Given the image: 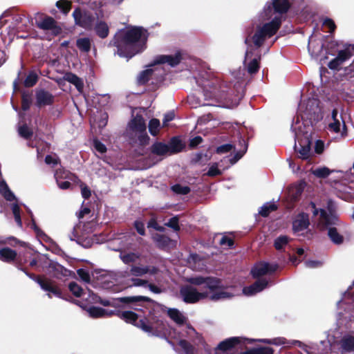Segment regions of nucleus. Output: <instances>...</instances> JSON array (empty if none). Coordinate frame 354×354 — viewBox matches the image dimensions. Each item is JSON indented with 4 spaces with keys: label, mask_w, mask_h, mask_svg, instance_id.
<instances>
[{
    "label": "nucleus",
    "mask_w": 354,
    "mask_h": 354,
    "mask_svg": "<svg viewBox=\"0 0 354 354\" xmlns=\"http://www.w3.org/2000/svg\"><path fill=\"white\" fill-rule=\"evenodd\" d=\"M290 6L289 0H272L266 3L259 15L263 24L257 26L251 38L256 48H259L267 39L276 34Z\"/></svg>",
    "instance_id": "f257e3e1"
},
{
    "label": "nucleus",
    "mask_w": 354,
    "mask_h": 354,
    "mask_svg": "<svg viewBox=\"0 0 354 354\" xmlns=\"http://www.w3.org/2000/svg\"><path fill=\"white\" fill-rule=\"evenodd\" d=\"M202 88L204 99L207 102H201L194 95L188 97L189 104L194 108L201 106H214L232 109L239 102L240 97H233L229 93V86L218 77L197 81Z\"/></svg>",
    "instance_id": "f03ea898"
},
{
    "label": "nucleus",
    "mask_w": 354,
    "mask_h": 354,
    "mask_svg": "<svg viewBox=\"0 0 354 354\" xmlns=\"http://www.w3.org/2000/svg\"><path fill=\"white\" fill-rule=\"evenodd\" d=\"M149 312L148 317L139 318L134 311H86L88 317L92 319L106 318L116 315L127 323L133 324L153 335L165 336L167 327L165 322L162 320L155 319L153 316L156 313L151 314L152 311ZM153 312L156 313V311Z\"/></svg>",
    "instance_id": "7ed1b4c3"
},
{
    "label": "nucleus",
    "mask_w": 354,
    "mask_h": 354,
    "mask_svg": "<svg viewBox=\"0 0 354 354\" xmlns=\"http://www.w3.org/2000/svg\"><path fill=\"white\" fill-rule=\"evenodd\" d=\"M147 32L140 27H135L118 32L111 44L117 47V54L127 59L146 48Z\"/></svg>",
    "instance_id": "20e7f679"
},
{
    "label": "nucleus",
    "mask_w": 354,
    "mask_h": 354,
    "mask_svg": "<svg viewBox=\"0 0 354 354\" xmlns=\"http://www.w3.org/2000/svg\"><path fill=\"white\" fill-rule=\"evenodd\" d=\"M187 281L195 286L204 285L209 292L207 299L212 301H220L229 299L235 295V292L228 289L221 288V281L215 277L196 276L187 278Z\"/></svg>",
    "instance_id": "39448f33"
},
{
    "label": "nucleus",
    "mask_w": 354,
    "mask_h": 354,
    "mask_svg": "<svg viewBox=\"0 0 354 354\" xmlns=\"http://www.w3.org/2000/svg\"><path fill=\"white\" fill-rule=\"evenodd\" d=\"M181 60V55L179 53H176L174 55H159L157 56L153 64L149 66V68L141 72L138 77V82L139 84H143L146 83L149 77L156 71L162 70V64H168V65L174 67L178 65Z\"/></svg>",
    "instance_id": "423d86ee"
},
{
    "label": "nucleus",
    "mask_w": 354,
    "mask_h": 354,
    "mask_svg": "<svg viewBox=\"0 0 354 354\" xmlns=\"http://www.w3.org/2000/svg\"><path fill=\"white\" fill-rule=\"evenodd\" d=\"M339 222L336 215L333 214H327L325 210H320L318 226L321 230L328 229V236L336 244H340L343 242V236L339 234L335 227H333V225H338Z\"/></svg>",
    "instance_id": "0eeeda50"
},
{
    "label": "nucleus",
    "mask_w": 354,
    "mask_h": 354,
    "mask_svg": "<svg viewBox=\"0 0 354 354\" xmlns=\"http://www.w3.org/2000/svg\"><path fill=\"white\" fill-rule=\"evenodd\" d=\"M116 241L120 246L115 250L120 252V259L124 264L133 263L140 259L141 254L139 252L129 250L133 241L131 236L124 235Z\"/></svg>",
    "instance_id": "6e6552de"
},
{
    "label": "nucleus",
    "mask_w": 354,
    "mask_h": 354,
    "mask_svg": "<svg viewBox=\"0 0 354 354\" xmlns=\"http://www.w3.org/2000/svg\"><path fill=\"white\" fill-rule=\"evenodd\" d=\"M248 339L232 337L221 341L214 348V354H236L245 345Z\"/></svg>",
    "instance_id": "1a4fd4ad"
},
{
    "label": "nucleus",
    "mask_w": 354,
    "mask_h": 354,
    "mask_svg": "<svg viewBox=\"0 0 354 354\" xmlns=\"http://www.w3.org/2000/svg\"><path fill=\"white\" fill-rule=\"evenodd\" d=\"M201 288L200 291L189 285L183 286L180 290L183 300L186 303L194 304L207 299L209 292L207 290V288H205L204 285H201Z\"/></svg>",
    "instance_id": "9d476101"
},
{
    "label": "nucleus",
    "mask_w": 354,
    "mask_h": 354,
    "mask_svg": "<svg viewBox=\"0 0 354 354\" xmlns=\"http://www.w3.org/2000/svg\"><path fill=\"white\" fill-rule=\"evenodd\" d=\"M0 194L8 201H16V203L12 204L11 209L16 223L21 227L22 225V222L20 216V207L17 203V200L13 192L10 189L6 181L3 180L0 181Z\"/></svg>",
    "instance_id": "9b49d317"
},
{
    "label": "nucleus",
    "mask_w": 354,
    "mask_h": 354,
    "mask_svg": "<svg viewBox=\"0 0 354 354\" xmlns=\"http://www.w3.org/2000/svg\"><path fill=\"white\" fill-rule=\"evenodd\" d=\"M91 299L94 304H99L103 306H111V307H115V306H118L119 304V303L129 304V303H134V302L147 299V298L145 297L133 296V297H120V298L110 300V299H102L95 295H92Z\"/></svg>",
    "instance_id": "f8f14e48"
},
{
    "label": "nucleus",
    "mask_w": 354,
    "mask_h": 354,
    "mask_svg": "<svg viewBox=\"0 0 354 354\" xmlns=\"http://www.w3.org/2000/svg\"><path fill=\"white\" fill-rule=\"evenodd\" d=\"M129 128L133 133H135L142 144L146 143L149 140V136L146 133L145 121L141 115L134 117L129 122Z\"/></svg>",
    "instance_id": "ddd939ff"
},
{
    "label": "nucleus",
    "mask_w": 354,
    "mask_h": 354,
    "mask_svg": "<svg viewBox=\"0 0 354 354\" xmlns=\"http://www.w3.org/2000/svg\"><path fill=\"white\" fill-rule=\"evenodd\" d=\"M26 274L31 279L35 280L41 287V288L47 292V295L49 297H61V291L59 288L57 286V285L51 280H49L46 278H39V277H35L32 274H29L26 272Z\"/></svg>",
    "instance_id": "4468645a"
},
{
    "label": "nucleus",
    "mask_w": 354,
    "mask_h": 354,
    "mask_svg": "<svg viewBox=\"0 0 354 354\" xmlns=\"http://www.w3.org/2000/svg\"><path fill=\"white\" fill-rule=\"evenodd\" d=\"M310 225L308 214L304 212L299 213L292 220V230L297 235L304 234Z\"/></svg>",
    "instance_id": "2eb2a0df"
},
{
    "label": "nucleus",
    "mask_w": 354,
    "mask_h": 354,
    "mask_svg": "<svg viewBox=\"0 0 354 354\" xmlns=\"http://www.w3.org/2000/svg\"><path fill=\"white\" fill-rule=\"evenodd\" d=\"M38 27L46 32L48 39H51L54 36L61 32V28L57 25L56 21L51 17H46L38 23Z\"/></svg>",
    "instance_id": "dca6fc26"
},
{
    "label": "nucleus",
    "mask_w": 354,
    "mask_h": 354,
    "mask_svg": "<svg viewBox=\"0 0 354 354\" xmlns=\"http://www.w3.org/2000/svg\"><path fill=\"white\" fill-rule=\"evenodd\" d=\"M259 59L260 56L258 54L254 55L252 48L246 50L243 64L249 73L252 74L258 71Z\"/></svg>",
    "instance_id": "f3484780"
},
{
    "label": "nucleus",
    "mask_w": 354,
    "mask_h": 354,
    "mask_svg": "<svg viewBox=\"0 0 354 354\" xmlns=\"http://www.w3.org/2000/svg\"><path fill=\"white\" fill-rule=\"evenodd\" d=\"M278 268L276 263H269L267 262H260L257 263L252 269L251 272L254 277L257 278L261 276L271 274L275 272Z\"/></svg>",
    "instance_id": "a211bd4d"
},
{
    "label": "nucleus",
    "mask_w": 354,
    "mask_h": 354,
    "mask_svg": "<svg viewBox=\"0 0 354 354\" xmlns=\"http://www.w3.org/2000/svg\"><path fill=\"white\" fill-rule=\"evenodd\" d=\"M345 127L346 126L342 116L338 114L336 109H333L328 122V129L335 133H339L341 132V128L344 130Z\"/></svg>",
    "instance_id": "6ab92c4d"
},
{
    "label": "nucleus",
    "mask_w": 354,
    "mask_h": 354,
    "mask_svg": "<svg viewBox=\"0 0 354 354\" xmlns=\"http://www.w3.org/2000/svg\"><path fill=\"white\" fill-rule=\"evenodd\" d=\"M73 16L76 24L86 29L91 28L93 17L91 15L82 13L80 8H77L73 11Z\"/></svg>",
    "instance_id": "aec40b11"
},
{
    "label": "nucleus",
    "mask_w": 354,
    "mask_h": 354,
    "mask_svg": "<svg viewBox=\"0 0 354 354\" xmlns=\"http://www.w3.org/2000/svg\"><path fill=\"white\" fill-rule=\"evenodd\" d=\"M351 57V53L348 49L338 51L337 56L329 62L328 66L333 70H337L346 60Z\"/></svg>",
    "instance_id": "412c9836"
},
{
    "label": "nucleus",
    "mask_w": 354,
    "mask_h": 354,
    "mask_svg": "<svg viewBox=\"0 0 354 354\" xmlns=\"http://www.w3.org/2000/svg\"><path fill=\"white\" fill-rule=\"evenodd\" d=\"M269 282L266 279H260L251 286L243 288V293L247 296L254 295L265 289L268 286Z\"/></svg>",
    "instance_id": "4be33fe9"
},
{
    "label": "nucleus",
    "mask_w": 354,
    "mask_h": 354,
    "mask_svg": "<svg viewBox=\"0 0 354 354\" xmlns=\"http://www.w3.org/2000/svg\"><path fill=\"white\" fill-rule=\"evenodd\" d=\"M304 105L302 104H299V115L302 120L305 119H311L312 115L316 113L318 110L317 102L315 100H310L308 102L306 110L304 111L303 113Z\"/></svg>",
    "instance_id": "5701e85b"
},
{
    "label": "nucleus",
    "mask_w": 354,
    "mask_h": 354,
    "mask_svg": "<svg viewBox=\"0 0 354 354\" xmlns=\"http://www.w3.org/2000/svg\"><path fill=\"white\" fill-rule=\"evenodd\" d=\"M158 269L155 266H133L131 268V274L136 277H141L146 274H155Z\"/></svg>",
    "instance_id": "b1692460"
},
{
    "label": "nucleus",
    "mask_w": 354,
    "mask_h": 354,
    "mask_svg": "<svg viewBox=\"0 0 354 354\" xmlns=\"http://www.w3.org/2000/svg\"><path fill=\"white\" fill-rule=\"evenodd\" d=\"M177 152L179 149L171 148L167 145L162 142H156L151 147V151L153 153L163 156L167 154L169 151Z\"/></svg>",
    "instance_id": "393cba45"
},
{
    "label": "nucleus",
    "mask_w": 354,
    "mask_h": 354,
    "mask_svg": "<svg viewBox=\"0 0 354 354\" xmlns=\"http://www.w3.org/2000/svg\"><path fill=\"white\" fill-rule=\"evenodd\" d=\"M36 99L39 106L49 105L53 102V95L44 90H40L37 92Z\"/></svg>",
    "instance_id": "a878e982"
},
{
    "label": "nucleus",
    "mask_w": 354,
    "mask_h": 354,
    "mask_svg": "<svg viewBox=\"0 0 354 354\" xmlns=\"http://www.w3.org/2000/svg\"><path fill=\"white\" fill-rule=\"evenodd\" d=\"M339 308L344 310H351L354 308V298L349 291L343 295L342 299L337 303Z\"/></svg>",
    "instance_id": "bb28decb"
},
{
    "label": "nucleus",
    "mask_w": 354,
    "mask_h": 354,
    "mask_svg": "<svg viewBox=\"0 0 354 354\" xmlns=\"http://www.w3.org/2000/svg\"><path fill=\"white\" fill-rule=\"evenodd\" d=\"M339 344L344 352L354 351V337L350 335L343 336Z\"/></svg>",
    "instance_id": "cd10ccee"
},
{
    "label": "nucleus",
    "mask_w": 354,
    "mask_h": 354,
    "mask_svg": "<svg viewBox=\"0 0 354 354\" xmlns=\"http://www.w3.org/2000/svg\"><path fill=\"white\" fill-rule=\"evenodd\" d=\"M295 150L301 159L306 160L311 156L310 142L306 140L304 145L299 144V147L295 145Z\"/></svg>",
    "instance_id": "c85d7f7f"
},
{
    "label": "nucleus",
    "mask_w": 354,
    "mask_h": 354,
    "mask_svg": "<svg viewBox=\"0 0 354 354\" xmlns=\"http://www.w3.org/2000/svg\"><path fill=\"white\" fill-rule=\"evenodd\" d=\"M214 241L225 248H230L234 245L232 237L227 234H217L214 237Z\"/></svg>",
    "instance_id": "c756f323"
},
{
    "label": "nucleus",
    "mask_w": 354,
    "mask_h": 354,
    "mask_svg": "<svg viewBox=\"0 0 354 354\" xmlns=\"http://www.w3.org/2000/svg\"><path fill=\"white\" fill-rule=\"evenodd\" d=\"M55 178L56 182H59V180H70L72 181H75V180L76 179V176L73 174L64 169H57L55 173Z\"/></svg>",
    "instance_id": "7c9ffc66"
},
{
    "label": "nucleus",
    "mask_w": 354,
    "mask_h": 354,
    "mask_svg": "<svg viewBox=\"0 0 354 354\" xmlns=\"http://www.w3.org/2000/svg\"><path fill=\"white\" fill-rule=\"evenodd\" d=\"M2 241H0V244ZM17 256V253L15 250L9 248H4L0 249V259L6 262H10L13 261Z\"/></svg>",
    "instance_id": "2f4dec72"
},
{
    "label": "nucleus",
    "mask_w": 354,
    "mask_h": 354,
    "mask_svg": "<svg viewBox=\"0 0 354 354\" xmlns=\"http://www.w3.org/2000/svg\"><path fill=\"white\" fill-rule=\"evenodd\" d=\"M64 79L75 85L78 91L81 92L82 91L84 87L83 81L75 74L71 73H66L64 76Z\"/></svg>",
    "instance_id": "473e14b6"
},
{
    "label": "nucleus",
    "mask_w": 354,
    "mask_h": 354,
    "mask_svg": "<svg viewBox=\"0 0 354 354\" xmlns=\"http://www.w3.org/2000/svg\"><path fill=\"white\" fill-rule=\"evenodd\" d=\"M169 317L177 324L183 325L186 323L187 318L180 311H167Z\"/></svg>",
    "instance_id": "72a5a7b5"
},
{
    "label": "nucleus",
    "mask_w": 354,
    "mask_h": 354,
    "mask_svg": "<svg viewBox=\"0 0 354 354\" xmlns=\"http://www.w3.org/2000/svg\"><path fill=\"white\" fill-rule=\"evenodd\" d=\"M96 34L101 38H105L109 35V26L104 21H99L95 27Z\"/></svg>",
    "instance_id": "f704fd0d"
},
{
    "label": "nucleus",
    "mask_w": 354,
    "mask_h": 354,
    "mask_svg": "<svg viewBox=\"0 0 354 354\" xmlns=\"http://www.w3.org/2000/svg\"><path fill=\"white\" fill-rule=\"evenodd\" d=\"M247 354H274V349L268 346H259L246 351Z\"/></svg>",
    "instance_id": "c9c22d12"
},
{
    "label": "nucleus",
    "mask_w": 354,
    "mask_h": 354,
    "mask_svg": "<svg viewBox=\"0 0 354 354\" xmlns=\"http://www.w3.org/2000/svg\"><path fill=\"white\" fill-rule=\"evenodd\" d=\"M211 155L206 153H197L194 155V157L193 158V161L195 163L199 164L201 165H205L207 163V162L210 160Z\"/></svg>",
    "instance_id": "e433bc0d"
},
{
    "label": "nucleus",
    "mask_w": 354,
    "mask_h": 354,
    "mask_svg": "<svg viewBox=\"0 0 354 354\" xmlns=\"http://www.w3.org/2000/svg\"><path fill=\"white\" fill-rule=\"evenodd\" d=\"M277 206L274 203H266L259 209V213L262 216H267L268 214L274 210H276Z\"/></svg>",
    "instance_id": "4c0bfd02"
},
{
    "label": "nucleus",
    "mask_w": 354,
    "mask_h": 354,
    "mask_svg": "<svg viewBox=\"0 0 354 354\" xmlns=\"http://www.w3.org/2000/svg\"><path fill=\"white\" fill-rule=\"evenodd\" d=\"M153 239L159 247L165 248L169 246L172 243V241L167 236L160 234H156L153 236Z\"/></svg>",
    "instance_id": "58836bf2"
},
{
    "label": "nucleus",
    "mask_w": 354,
    "mask_h": 354,
    "mask_svg": "<svg viewBox=\"0 0 354 354\" xmlns=\"http://www.w3.org/2000/svg\"><path fill=\"white\" fill-rule=\"evenodd\" d=\"M160 127V120L156 118L151 119L149 122V133L153 136L158 134Z\"/></svg>",
    "instance_id": "ea45409f"
},
{
    "label": "nucleus",
    "mask_w": 354,
    "mask_h": 354,
    "mask_svg": "<svg viewBox=\"0 0 354 354\" xmlns=\"http://www.w3.org/2000/svg\"><path fill=\"white\" fill-rule=\"evenodd\" d=\"M179 346L183 350L185 354H195L194 346L186 339H180L178 342Z\"/></svg>",
    "instance_id": "a19ab883"
},
{
    "label": "nucleus",
    "mask_w": 354,
    "mask_h": 354,
    "mask_svg": "<svg viewBox=\"0 0 354 354\" xmlns=\"http://www.w3.org/2000/svg\"><path fill=\"white\" fill-rule=\"evenodd\" d=\"M289 241L290 238L288 236L282 235L274 240V245L277 250H279L283 249L288 243Z\"/></svg>",
    "instance_id": "79ce46f5"
},
{
    "label": "nucleus",
    "mask_w": 354,
    "mask_h": 354,
    "mask_svg": "<svg viewBox=\"0 0 354 354\" xmlns=\"http://www.w3.org/2000/svg\"><path fill=\"white\" fill-rule=\"evenodd\" d=\"M77 46L80 50L88 52L91 48V41L88 38H80L77 41Z\"/></svg>",
    "instance_id": "37998d69"
},
{
    "label": "nucleus",
    "mask_w": 354,
    "mask_h": 354,
    "mask_svg": "<svg viewBox=\"0 0 354 354\" xmlns=\"http://www.w3.org/2000/svg\"><path fill=\"white\" fill-rule=\"evenodd\" d=\"M331 173L330 170L326 167H319L312 171V174L318 178H326Z\"/></svg>",
    "instance_id": "c03bdc74"
},
{
    "label": "nucleus",
    "mask_w": 354,
    "mask_h": 354,
    "mask_svg": "<svg viewBox=\"0 0 354 354\" xmlns=\"http://www.w3.org/2000/svg\"><path fill=\"white\" fill-rule=\"evenodd\" d=\"M259 341L264 344L277 346L286 344V339L283 337H277L274 339H261Z\"/></svg>",
    "instance_id": "a18cd8bd"
},
{
    "label": "nucleus",
    "mask_w": 354,
    "mask_h": 354,
    "mask_svg": "<svg viewBox=\"0 0 354 354\" xmlns=\"http://www.w3.org/2000/svg\"><path fill=\"white\" fill-rule=\"evenodd\" d=\"M68 288L70 291L76 297H81L83 289L76 282H71L68 284Z\"/></svg>",
    "instance_id": "49530a36"
},
{
    "label": "nucleus",
    "mask_w": 354,
    "mask_h": 354,
    "mask_svg": "<svg viewBox=\"0 0 354 354\" xmlns=\"http://www.w3.org/2000/svg\"><path fill=\"white\" fill-rule=\"evenodd\" d=\"M291 129L292 131L295 132L296 138H299L301 134L307 133V131L302 129L299 118H297L296 122L294 121V123L291 126Z\"/></svg>",
    "instance_id": "de8ad7c7"
},
{
    "label": "nucleus",
    "mask_w": 354,
    "mask_h": 354,
    "mask_svg": "<svg viewBox=\"0 0 354 354\" xmlns=\"http://www.w3.org/2000/svg\"><path fill=\"white\" fill-rule=\"evenodd\" d=\"M37 78H38V77L36 73H29L24 81L25 86L31 87V86H34L37 82Z\"/></svg>",
    "instance_id": "09e8293b"
},
{
    "label": "nucleus",
    "mask_w": 354,
    "mask_h": 354,
    "mask_svg": "<svg viewBox=\"0 0 354 354\" xmlns=\"http://www.w3.org/2000/svg\"><path fill=\"white\" fill-rule=\"evenodd\" d=\"M77 273L81 280L86 283H89L91 282V275L88 270L80 268L77 270Z\"/></svg>",
    "instance_id": "8fccbe9b"
},
{
    "label": "nucleus",
    "mask_w": 354,
    "mask_h": 354,
    "mask_svg": "<svg viewBox=\"0 0 354 354\" xmlns=\"http://www.w3.org/2000/svg\"><path fill=\"white\" fill-rule=\"evenodd\" d=\"M57 7L64 14H67L71 10V3L65 0H59L56 3Z\"/></svg>",
    "instance_id": "3c124183"
},
{
    "label": "nucleus",
    "mask_w": 354,
    "mask_h": 354,
    "mask_svg": "<svg viewBox=\"0 0 354 354\" xmlns=\"http://www.w3.org/2000/svg\"><path fill=\"white\" fill-rule=\"evenodd\" d=\"M171 189L178 194H187L190 192V189L187 186L176 184L172 186Z\"/></svg>",
    "instance_id": "603ef678"
},
{
    "label": "nucleus",
    "mask_w": 354,
    "mask_h": 354,
    "mask_svg": "<svg viewBox=\"0 0 354 354\" xmlns=\"http://www.w3.org/2000/svg\"><path fill=\"white\" fill-rule=\"evenodd\" d=\"M18 131L19 135L26 139L29 138L32 135V132L26 125L20 127L18 129Z\"/></svg>",
    "instance_id": "864d4df0"
},
{
    "label": "nucleus",
    "mask_w": 354,
    "mask_h": 354,
    "mask_svg": "<svg viewBox=\"0 0 354 354\" xmlns=\"http://www.w3.org/2000/svg\"><path fill=\"white\" fill-rule=\"evenodd\" d=\"M206 174L212 177L221 174V171L218 169V163L212 165Z\"/></svg>",
    "instance_id": "5fc2aeb1"
},
{
    "label": "nucleus",
    "mask_w": 354,
    "mask_h": 354,
    "mask_svg": "<svg viewBox=\"0 0 354 354\" xmlns=\"http://www.w3.org/2000/svg\"><path fill=\"white\" fill-rule=\"evenodd\" d=\"M242 142L244 144V148H243V150L239 151V152H237L234 155V156L230 160V161L232 165L236 163L239 159H241V158L243 156V154L245 153V151L247 150V145H246L245 140H243Z\"/></svg>",
    "instance_id": "6e6d98bb"
},
{
    "label": "nucleus",
    "mask_w": 354,
    "mask_h": 354,
    "mask_svg": "<svg viewBox=\"0 0 354 354\" xmlns=\"http://www.w3.org/2000/svg\"><path fill=\"white\" fill-rule=\"evenodd\" d=\"M93 147L95 150L100 154H103L106 151V146L97 140L93 141Z\"/></svg>",
    "instance_id": "4d7b16f0"
},
{
    "label": "nucleus",
    "mask_w": 354,
    "mask_h": 354,
    "mask_svg": "<svg viewBox=\"0 0 354 354\" xmlns=\"http://www.w3.org/2000/svg\"><path fill=\"white\" fill-rule=\"evenodd\" d=\"M166 225L173 228L175 231H178L180 229L178 225V218L176 216L170 218Z\"/></svg>",
    "instance_id": "13d9d810"
},
{
    "label": "nucleus",
    "mask_w": 354,
    "mask_h": 354,
    "mask_svg": "<svg viewBox=\"0 0 354 354\" xmlns=\"http://www.w3.org/2000/svg\"><path fill=\"white\" fill-rule=\"evenodd\" d=\"M343 178L348 182H354V162L352 168L344 174Z\"/></svg>",
    "instance_id": "bf43d9fd"
},
{
    "label": "nucleus",
    "mask_w": 354,
    "mask_h": 354,
    "mask_svg": "<svg viewBox=\"0 0 354 354\" xmlns=\"http://www.w3.org/2000/svg\"><path fill=\"white\" fill-rule=\"evenodd\" d=\"M305 266L309 268H319L322 266V262L316 260H309L305 262Z\"/></svg>",
    "instance_id": "052dcab7"
},
{
    "label": "nucleus",
    "mask_w": 354,
    "mask_h": 354,
    "mask_svg": "<svg viewBox=\"0 0 354 354\" xmlns=\"http://www.w3.org/2000/svg\"><path fill=\"white\" fill-rule=\"evenodd\" d=\"M323 25L329 28L330 32H333L336 27L334 21L332 19H328V18H326L324 20Z\"/></svg>",
    "instance_id": "680f3d73"
},
{
    "label": "nucleus",
    "mask_w": 354,
    "mask_h": 354,
    "mask_svg": "<svg viewBox=\"0 0 354 354\" xmlns=\"http://www.w3.org/2000/svg\"><path fill=\"white\" fill-rule=\"evenodd\" d=\"M233 146L231 144H225L218 147L216 149V151L218 153H223L230 151L232 149Z\"/></svg>",
    "instance_id": "e2e57ef3"
},
{
    "label": "nucleus",
    "mask_w": 354,
    "mask_h": 354,
    "mask_svg": "<svg viewBox=\"0 0 354 354\" xmlns=\"http://www.w3.org/2000/svg\"><path fill=\"white\" fill-rule=\"evenodd\" d=\"M30 97L27 95L24 94L22 96V109L26 111L28 110L30 105Z\"/></svg>",
    "instance_id": "0e129e2a"
},
{
    "label": "nucleus",
    "mask_w": 354,
    "mask_h": 354,
    "mask_svg": "<svg viewBox=\"0 0 354 354\" xmlns=\"http://www.w3.org/2000/svg\"><path fill=\"white\" fill-rule=\"evenodd\" d=\"M345 73L350 77H354V59L351 63L345 68Z\"/></svg>",
    "instance_id": "69168bd1"
},
{
    "label": "nucleus",
    "mask_w": 354,
    "mask_h": 354,
    "mask_svg": "<svg viewBox=\"0 0 354 354\" xmlns=\"http://www.w3.org/2000/svg\"><path fill=\"white\" fill-rule=\"evenodd\" d=\"M80 187H81V193H82V196L85 199L88 198L90 197V196H91V190H90V189L86 185H85L84 184H82L80 185Z\"/></svg>",
    "instance_id": "338daca9"
},
{
    "label": "nucleus",
    "mask_w": 354,
    "mask_h": 354,
    "mask_svg": "<svg viewBox=\"0 0 354 354\" xmlns=\"http://www.w3.org/2000/svg\"><path fill=\"white\" fill-rule=\"evenodd\" d=\"M290 195L294 198L296 199L301 193V188L300 187H292L291 190H290Z\"/></svg>",
    "instance_id": "774afa93"
}]
</instances>
